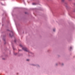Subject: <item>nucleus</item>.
<instances>
[{"label":"nucleus","instance_id":"1","mask_svg":"<svg viewBox=\"0 0 75 75\" xmlns=\"http://www.w3.org/2000/svg\"><path fill=\"white\" fill-rule=\"evenodd\" d=\"M22 49L23 50H24V51H27V52H28V50H27V49L25 47H23Z\"/></svg>","mask_w":75,"mask_h":75},{"label":"nucleus","instance_id":"2","mask_svg":"<svg viewBox=\"0 0 75 75\" xmlns=\"http://www.w3.org/2000/svg\"><path fill=\"white\" fill-rule=\"evenodd\" d=\"M32 4H33V5H35V3H33Z\"/></svg>","mask_w":75,"mask_h":75},{"label":"nucleus","instance_id":"3","mask_svg":"<svg viewBox=\"0 0 75 75\" xmlns=\"http://www.w3.org/2000/svg\"><path fill=\"white\" fill-rule=\"evenodd\" d=\"M62 0V2H64V1H65V0Z\"/></svg>","mask_w":75,"mask_h":75},{"label":"nucleus","instance_id":"4","mask_svg":"<svg viewBox=\"0 0 75 75\" xmlns=\"http://www.w3.org/2000/svg\"><path fill=\"white\" fill-rule=\"evenodd\" d=\"M55 31V29H53V31Z\"/></svg>","mask_w":75,"mask_h":75},{"label":"nucleus","instance_id":"5","mask_svg":"<svg viewBox=\"0 0 75 75\" xmlns=\"http://www.w3.org/2000/svg\"><path fill=\"white\" fill-rule=\"evenodd\" d=\"M19 45L20 47H22V45Z\"/></svg>","mask_w":75,"mask_h":75},{"label":"nucleus","instance_id":"6","mask_svg":"<svg viewBox=\"0 0 75 75\" xmlns=\"http://www.w3.org/2000/svg\"><path fill=\"white\" fill-rule=\"evenodd\" d=\"M26 60H27V61H29V59H27Z\"/></svg>","mask_w":75,"mask_h":75},{"label":"nucleus","instance_id":"7","mask_svg":"<svg viewBox=\"0 0 75 75\" xmlns=\"http://www.w3.org/2000/svg\"><path fill=\"white\" fill-rule=\"evenodd\" d=\"M70 49H72V47H70Z\"/></svg>","mask_w":75,"mask_h":75},{"label":"nucleus","instance_id":"8","mask_svg":"<svg viewBox=\"0 0 75 75\" xmlns=\"http://www.w3.org/2000/svg\"><path fill=\"white\" fill-rule=\"evenodd\" d=\"M2 59H4V58H2Z\"/></svg>","mask_w":75,"mask_h":75},{"label":"nucleus","instance_id":"9","mask_svg":"<svg viewBox=\"0 0 75 75\" xmlns=\"http://www.w3.org/2000/svg\"><path fill=\"white\" fill-rule=\"evenodd\" d=\"M9 35H10V34H9Z\"/></svg>","mask_w":75,"mask_h":75},{"label":"nucleus","instance_id":"10","mask_svg":"<svg viewBox=\"0 0 75 75\" xmlns=\"http://www.w3.org/2000/svg\"><path fill=\"white\" fill-rule=\"evenodd\" d=\"M19 51H21V50H19Z\"/></svg>","mask_w":75,"mask_h":75}]
</instances>
